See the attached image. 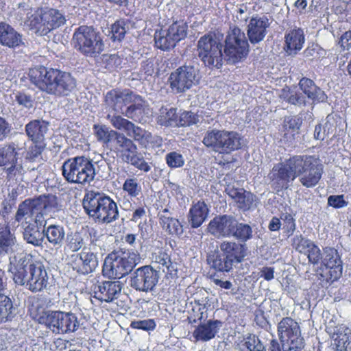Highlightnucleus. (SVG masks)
I'll list each match as a JSON object with an SVG mask.
<instances>
[{
	"label": "nucleus",
	"mask_w": 351,
	"mask_h": 351,
	"mask_svg": "<svg viewBox=\"0 0 351 351\" xmlns=\"http://www.w3.org/2000/svg\"><path fill=\"white\" fill-rule=\"evenodd\" d=\"M282 98L287 102L298 106H305V97L300 92L296 91L289 86H285L282 90Z\"/></svg>",
	"instance_id": "nucleus-47"
},
{
	"label": "nucleus",
	"mask_w": 351,
	"mask_h": 351,
	"mask_svg": "<svg viewBox=\"0 0 351 351\" xmlns=\"http://www.w3.org/2000/svg\"><path fill=\"white\" fill-rule=\"evenodd\" d=\"M223 34L209 31L197 41V49L201 61L208 67L220 69L223 65Z\"/></svg>",
	"instance_id": "nucleus-5"
},
{
	"label": "nucleus",
	"mask_w": 351,
	"mask_h": 351,
	"mask_svg": "<svg viewBox=\"0 0 351 351\" xmlns=\"http://www.w3.org/2000/svg\"><path fill=\"white\" fill-rule=\"evenodd\" d=\"M82 206L86 213L95 221L110 223L119 217L117 203L103 193L87 191L84 196Z\"/></svg>",
	"instance_id": "nucleus-4"
},
{
	"label": "nucleus",
	"mask_w": 351,
	"mask_h": 351,
	"mask_svg": "<svg viewBox=\"0 0 351 351\" xmlns=\"http://www.w3.org/2000/svg\"><path fill=\"white\" fill-rule=\"evenodd\" d=\"M302 124V119L298 115L286 116L282 124L283 138L287 141H292L298 134Z\"/></svg>",
	"instance_id": "nucleus-34"
},
{
	"label": "nucleus",
	"mask_w": 351,
	"mask_h": 351,
	"mask_svg": "<svg viewBox=\"0 0 351 351\" xmlns=\"http://www.w3.org/2000/svg\"><path fill=\"white\" fill-rule=\"evenodd\" d=\"M202 143L214 152L223 154H230L241 147V137L237 132L218 129L208 130Z\"/></svg>",
	"instance_id": "nucleus-9"
},
{
	"label": "nucleus",
	"mask_w": 351,
	"mask_h": 351,
	"mask_svg": "<svg viewBox=\"0 0 351 351\" xmlns=\"http://www.w3.org/2000/svg\"><path fill=\"white\" fill-rule=\"evenodd\" d=\"M22 266L19 263H10V271L12 273L13 280L16 284L22 285Z\"/></svg>",
	"instance_id": "nucleus-62"
},
{
	"label": "nucleus",
	"mask_w": 351,
	"mask_h": 351,
	"mask_svg": "<svg viewBox=\"0 0 351 351\" xmlns=\"http://www.w3.org/2000/svg\"><path fill=\"white\" fill-rule=\"evenodd\" d=\"M31 82L40 90L58 97L67 96L75 88L76 82L69 73L39 66L29 69Z\"/></svg>",
	"instance_id": "nucleus-2"
},
{
	"label": "nucleus",
	"mask_w": 351,
	"mask_h": 351,
	"mask_svg": "<svg viewBox=\"0 0 351 351\" xmlns=\"http://www.w3.org/2000/svg\"><path fill=\"white\" fill-rule=\"evenodd\" d=\"M47 131V123L39 120H34L25 126V132L29 141H45V134Z\"/></svg>",
	"instance_id": "nucleus-38"
},
{
	"label": "nucleus",
	"mask_w": 351,
	"mask_h": 351,
	"mask_svg": "<svg viewBox=\"0 0 351 351\" xmlns=\"http://www.w3.org/2000/svg\"><path fill=\"white\" fill-rule=\"evenodd\" d=\"M223 51L227 60L233 64L245 60L250 52L245 34L237 26L230 28L224 40Z\"/></svg>",
	"instance_id": "nucleus-11"
},
{
	"label": "nucleus",
	"mask_w": 351,
	"mask_h": 351,
	"mask_svg": "<svg viewBox=\"0 0 351 351\" xmlns=\"http://www.w3.org/2000/svg\"><path fill=\"white\" fill-rule=\"evenodd\" d=\"M269 25L267 18L252 17L250 19L247 34L252 44H257L264 39Z\"/></svg>",
	"instance_id": "nucleus-30"
},
{
	"label": "nucleus",
	"mask_w": 351,
	"mask_h": 351,
	"mask_svg": "<svg viewBox=\"0 0 351 351\" xmlns=\"http://www.w3.org/2000/svg\"><path fill=\"white\" fill-rule=\"evenodd\" d=\"M158 273L150 265L138 268L132 278V286L141 291H152L158 282Z\"/></svg>",
	"instance_id": "nucleus-19"
},
{
	"label": "nucleus",
	"mask_w": 351,
	"mask_h": 351,
	"mask_svg": "<svg viewBox=\"0 0 351 351\" xmlns=\"http://www.w3.org/2000/svg\"><path fill=\"white\" fill-rule=\"evenodd\" d=\"M223 323L218 319H209L200 324L195 328L193 336L197 341H208L215 337Z\"/></svg>",
	"instance_id": "nucleus-29"
},
{
	"label": "nucleus",
	"mask_w": 351,
	"mask_h": 351,
	"mask_svg": "<svg viewBox=\"0 0 351 351\" xmlns=\"http://www.w3.org/2000/svg\"><path fill=\"white\" fill-rule=\"evenodd\" d=\"M339 44L342 51L351 49V30L346 31L341 36Z\"/></svg>",
	"instance_id": "nucleus-64"
},
{
	"label": "nucleus",
	"mask_w": 351,
	"mask_h": 351,
	"mask_svg": "<svg viewBox=\"0 0 351 351\" xmlns=\"http://www.w3.org/2000/svg\"><path fill=\"white\" fill-rule=\"evenodd\" d=\"M271 173V180L278 191L287 189L298 177L303 186L313 188L322 177L324 165L315 156L294 155L275 165Z\"/></svg>",
	"instance_id": "nucleus-1"
},
{
	"label": "nucleus",
	"mask_w": 351,
	"mask_h": 351,
	"mask_svg": "<svg viewBox=\"0 0 351 351\" xmlns=\"http://www.w3.org/2000/svg\"><path fill=\"white\" fill-rule=\"evenodd\" d=\"M15 315L14 308L11 299L0 294V324L11 321Z\"/></svg>",
	"instance_id": "nucleus-43"
},
{
	"label": "nucleus",
	"mask_w": 351,
	"mask_h": 351,
	"mask_svg": "<svg viewBox=\"0 0 351 351\" xmlns=\"http://www.w3.org/2000/svg\"><path fill=\"white\" fill-rule=\"evenodd\" d=\"M70 265L78 274H90L98 266L97 254L84 247L81 252L71 255Z\"/></svg>",
	"instance_id": "nucleus-18"
},
{
	"label": "nucleus",
	"mask_w": 351,
	"mask_h": 351,
	"mask_svg": "<svg viewBox=\"0 0 351 351\" xmlns=\"http://www.w3.org/2000/svg\"><path fill=\"white\" fill-rule=\"evenodd\" d=\"M299 86L303 93L312 101L313 103L324 102L327 99V95L310 78L302 77L299 82Z\"/></svg>",
	"instance_id": "nucleus-32"
},
{
	"label": "nucleus",
	"mask_w": 351,
	"mask_h": 351,
	"mask_svg": "<svg viewBox=\"0 0 351 351\" xmlns=\"http://www.w3.org/2000/svg\"><path fill=\"white\" fill-rule=\"evenodd\" d=\"M325 256L323 264L328 271V280L335 282L342 276V262L338 255L337 251L333 247L324 249Z\"/></svg>",
	"instance_id": "nucleus-26"
},
{
	"label": "nucleus",
	"mask_w": 351,
	"mask_h": 351,
	"mask_svg": "<svg viewBox=\"0 0 351 351\" xmlns=\"http://www.w3.org/2000/svg\"><path fill=\"white\" fill-rule=\"evenodd\" d=\"M58 199L56 195H40L34 199H27L23 201V216L29 213L32 215L43 216L44 213L57 209Z\"/></svg>",
	"instance_id": "nucleus-15"
},
{
	"label": "nucleus",
	"mask_w": 351,
	"mask_h": 351,
	"mask_svg": "<svg viewBox=\"0 0 351 351\" xmlns=\"http://www.w3.org/2000/svg\"><path fill=\"white\" fill-rule=\"evenodd\" d=\"M137 149V146L132 140L119 132L107 150V154H114L125 162L132 153L136 152Z\"/></svg>",
	"instance_id": "nucleus-23"
},
{
	"label": "nucleus",
	"mask_w": 351,
	"mask_h": 351,
	"mask_svg": "<svg viewBox=\"0 0 351 351\" xmlns=\"http://www.w3.org/2000/svg\"><path fill=\"white\" fill-rule=\"evenodd\" d=\"M195 79L193 66H182L172 72L169 77L171 88L177 93H184L191 88Z\"/></svg>",
	"instance_id": "nucleus-17"
},
{
	"label": "nucleus",
	"mask_w": 351,
	"mask_h": 351,
	"mask_svg": "<svg viewBox=\"0 0 351 351\" xmlns=\"http://www.w3.org/2000/svg\"><path fill=\"white\" fill-rule=\"evenodd\" d=\"M16 162V152L14 144L5 145L0 147V167L14 164Z\"/></svg>",
	"instance_id": "nucleus-48"
},
{
	"label": "nucleus",
	"mask_w": 351,
	"mask_h": 351,
	"mask_svg": "<svg viewBox=\"0 0 351 351\" xmlns=\"http://www.w3.org/2000/svg\"><path fill=\"white\" fill-rule=\"evenodd\" d=\"M122 189L131 199L136 197L141 192V186L135 178H127L123 184Z\"/></svg>",
	"instance_id": "nucleus-51"
},
{
	"label": "nucleus",
	"mask_w": 351,
	"mask_h": 351,
	"mask_svg": "<svg viewBox=\"0 0 351 351\" xmlns=\"http://www.w3.org/2000/svg\"><path fill=\"white\" fill-rule=\"evenodd\" d=\"M277 332L279 340L282 343H289L304 338L302 336L299 323L291 317H283L278 322Z\"/></svg>",
	"instance_id": "nucleus-21"
},
{
	"label": "nucleus",
	"mask_w": 351,
	"mask_h": 351,
	"mask_svg": "<svg viewBox=\"0 0 351 351\" xmlns=\"http://www.w3.org/2000/svg\"><path fill=\"white\" fill-rule=\"evenodd\" d=\"M84 245V239L82 233L75 232L67 234L65 249L72 252H77L82 248Z\"/></svg>",
	"instance_id": "nucleus-49"
},
{
	"label": "nucleus",
	"mask_w": 351,
	"mask_h": 351,
	"mask_svg": "<svg viewBox=\"0 0 351 351\" xmlns=\"http://www.w3.org/2000/svg\"><path fill=\"white\" fill-rule=\"evenodd\" d=\"M165 161L171 169L182 167L185 160L183 156L177 152H171L165 156Z\"/></svg>",
	"instance_id": "nucleus-56"
},
{
	"label": "nucleus",
	"mask_w": 351,
	"mask_h": 351,
	"mask_svg": "<svg viewBox=\"0 0 351 351\" xmlns=\"http://www.w3.org/2000/svg\"><path fill=\"white\" fill-rule=\"evenodd\" d=\"M208 301L195 300L192 308V312L189 317L193 319L191 322H205L208 317Z\"/></svg>",
	"instance_id": "nucleus-45"
},
{
	"label": "nucleus",
	"mask_w": 351,
	"mask_h": 351,
	"mask_svg": "<svg viewBox=\"0 0 351 351\" xmlns=\"http://www.w3.org/2000/svg\"><path fill=\"white\" fill-rule=\"evenodd\" d=\"M65 16L57 9L40 8L29 16L25 24L40 36H46L66 23Z\"/></svg>",
	"instance_id": "nucleus-7"
},
{
	"label": "nucleus",
	"mask_w": 351,
	"mask_h": 351,
	"mask_svg": "<svg viewBox=\"0 0 351 351\" xmlns=\"http://www.w3.org/2000/svg\"><path fill=\"white\" fill-rule=\"evenodd\" d=\"M111 122L114 128L126 132L128 136H132L143 148H158L162 144L161 137L153 136L150 132L135 125L132 121L121 116H114Z\"/></svg>",
	"instance_id": "nucleus-10"
},
{
	"label": "nucleus",
	"mask_w": 351,
	"mask_h": 351,
	"mask_svg": "<svg viewBox=\"0 0 351 351\" xmlns=\"http://www.w3.org/2000/svg\"><path fill=\"white\" fill-rule=\"evenodd\" d=\"M291 245L296 252L306 256L308 263L313 265H317L322 260V255L319 247L314 241L302 234L293 238Z\"/></svg>",
	"instance_id": "nucleus-20"
},
{
	"label": "nucleus",
	"mask_w": 351,
	"mask_h": 351,
	"mask_svg": "<svg viewBox=\"0 0 351 351\" xmlns=\"http://www.w3.org/2000/svg\"><path fill=\"white\" fill-rule=\"evenodd\" d=\"M93 134L96 140L101 143L102 147L108 150L119 132L110 129L106 125L94 124Z\"/></svg>",
	"instance_id": "nucleus-35"
},
{
	"label": "nucleus",
	"mask_w": 351,
	"mask_h": 351,
	"mask_svg": "<svg viewBox=\"0 0 351 351\" xmlns=\"http://www.w3.org/2000/svg\"><path fill=\"white\" fill-rule=\"evenodd\" d=\"M152 261L157 265L158 269L162 270L167 275H172L173 271H176L170 256L162 248L152 254Z\"/></svg>",
	"instance_id": "nucleus-37"
},
{
	"label": "nucleus",
	"mask_w": 351,
	"mask_h": 351,
	"mask_svg": "<svg viewBox=\"0 0 351 351\" xmlns=\"http://www.w3.org/2000/svg\"><path fill=\"white\" fill-rule=\"evenodd\" d=\"M247 254L245 243L232 241H223L219 244V250L207 255V263L210 268L219 272L228 273L234 263L243 262Z\"/></svg>",
	"instance_id": "nucleus-3"
},
{
	"label": "nucleus",
	"mask_w": 351,
	"mask_h": 351,
	"mask_svg": "<svg viewBox=\"0 0 351 351\" xmlns=\"http://www.w3.org/2000/svg\"><path fill=\"white\" fill-rule=\"evenodd\" d=\"M188 25L182 20L174 21L167 29L157 30L154 35L155 45L165 51L173 48L187 35Z\"/></svg>",
	"instance_id": "nucleus-13"
},
{
	"label": "nucleus",
	"mask_w": 351,
	"mask_h": 351,
	"mask_svg": "<svg viewBox=\"0 0 351 351\" xmlns=\"http://www.w3.org/2000/svg\"><path fill=\"white\" fill-rule=\"evenodd\" d=\"M328 204L335 208H340L347 205L343 195H330L328 199Z\"/></svg>",
	"instance_id": "nucleus-63"
},
{
	"label": "nucleus",
	"mask_w": 351,
	"mask_h": 351,
	"mask_svg": "<svg viewBox=\"0 0 351 351\" xmlns=\"http://www.w3.org/2000/svg\"><path fill=\"white\" fill-rule=\"evenodd\" d=\"M305 35L300 27L288 29L284 37V51L289 56L296 55L304 47Z\"/></svg>",
	"instance_id": "nucleus-25"
},
{
	"label": "nucleus",
	"mask_w": 351,
	"mask_h": 351,
	"mask_svg": "<svg viewBox=\"0 0 351 351\" xmlns=\"http://www.w3.org/2000/svg\"><path fill=\"white\" fill-rule=\"evenodd\" d=\"M32 292L40 291L48 283L47 270L42 262L34 261L23 265V285Z\"/></svg>",
	"instance_id": "nucleus-14"
},
{
	"label": "nucleus",
	"mask_w": 351,
	"mask_h": 351,
	"mask_svg": "<svg viewBox=\"0 0 351 351\" xmlns=\"http://www.w3.org/2000/svg\"><path fill=\"white\" fill-rule=\"evenodd\" d=\"M45 147L46 143L44 141H30V144L28 145L26 150V160L29 161H35L41 156Z\"/></svg>",
	"instance_id": "nucleus-50"
},
{
	"label": "nucleus",
	"mask_w": 351,
	"mask_h": 351,
	"mask_svg": "<svg viewBox=\"0 0 351 351\" xmlns=\"http://www.w3.org/2000/svg\"><path fill=\"white\" fill-rule=\"evenodd\" d=\"M29 312L33 319L57 334L60 311H45L40 302V299L34 298L29 307Z\"/></svg>",
	"instance_id": "nucleus-16"
},
{
	"label": "nucleus",
	"mask_w": 351,
	"mask_h": 351,
	"mask_svg": "<svg viewBox=\"0 0 351 351\" xmlns=\"http://www.w3.org/2000/svg\"><path fill=\"white\" fill-rule=\"evenodd\" d=\"M128 96L118 89H112L106 94L105 102L114 110H117L126 105Z\"/></svg>",
	"instance_id": "nucleus-41"
},
{
	"label": "nucleus",
	"mask_w": 351,
	"mask_h": 351,
	"mask_svg": "<svg viewBox=\"0 0 351 351\" xmlns=\"http://www.w3.org/2000/svg\"><path fill=\"white\" fill-rule=\"evenodd\" d=\"M60 314L57 334H64L76 330L78 327L77 317L72 313L60 311Z\"/></svg>",
	"instance_id": "nucleus-39"
},
{
	"label": "nucleus",
	"mask_w": 351,
	"mask_h": 351,
	"mask_svg": "<svg viewBox=\"0 0 351 351\" xmlns=\"http://www.w3.org/2000/svg\"><path fill=\"white\" fill-rule=\"evenodd\" d=\"M209 212L208 206L204 200L193 202L187 214V219L191 227H200L208 218Z\"/></svg>",
	"instance_id": "nucleus-27"
},
{
	"label": "nucleus",
	"mask_w": 351,
	"mask_h": 351,
	"mask_svg": "<svg viewBox=\"0 0 351 351\" xmlns=\"http://www.w3.org/2000/svg\"><path fill=\"white\" fill-rule=\"evenodd\" d=\"M45 236L49 243L53 246H60L65 237L64 228L60 225H50L45 228Z\"/></svg>",
	"instance_id": "nucleus-42"
},
{
	"label": "nucleus",
	"mask_w": 351,
	"mask_h": 351,
	"mask_svg": "<svg viewBox=\"0 0 351 351\" xmlns=\"http://www.w3.org/2000/svg\"><path fill=\"white\" fill-rule=\"evenodd\" d=\"M72 42L74 48L86 56L96 57L104 49L101 34L92 26L80 25L76 28Z\"/></svg>",
	"instance_id": "nucleus-6"
},
{
	"label": "nucleus",
	"mask_w": 351,
	"mask_h": 351,
	"mask_svg": "<svg viewBox=\"0 0 351 351\" xmlns=\"http://www.w3.org/2000/svg\"><path fill=\"white\" fill-rule=\"evenodd\" d=\"M121 289L119 281H103L95 287L94 297L101 302H112L118 298Z\"/></svg>",
	"instance_id": "nucleus-24"
},
{
	"label": "nucleus",
	"mask_w": 351,
	"mask_h": 351,
	"mask_svg": "<svg viewBox=\"0 0 351 351\" xmlns=\"http://www.w3.org/2000/svg\"><path fill=\"white\" fill-rule=\"evenodd\" d=\"M331 124L329 122L325 123L324 125L322 126L321 124H318L315 126L314 130V137L317 140H324L326 137V129L327 135L329 134V130L330 129Z\"/></svg>",
	"instance_id": "nucleus-61"
},
{
	"label": "nucleus",
	"mask_w": 351,
	"mask_h": 351,
	"mask_svg": "<svg viewBox=\"0 0 351 351\" xmlns=\"http://www.w3.org/2000/svg\"><path fill=\"white\" fill-rule=\"evenodd\" d=\"M284 233L287 237L291 236L295 230V221L291 214H286L282 218Z\"/></svg>",
	"instance_id": "nucleus-60"
},
{
	"label": "nucleus",
	"mask_w": 351,
	"mask_h": 351,
	"mask_svg": "<svg viewBox=\"0 0 351 351\" xmlns=\"http://www.w3.org/2000/svg\"><path fill=\"white\" fill-rule=\"evenodd\" d=\"M15 243V237L9 226L0 227V255L8 254Z\"/></svg>",
	"instance_id": "nucleus-44"
},
{
	"label": "nucleus",
	"mask_w": 351,
	"mask_h": 351,
	"mask_svg": "<svg viewBox=\"0 0 351 351\" xmlns=\"http://www.w3.org/2000/svg\"><path fill=\"white\" fill-rule=\"evenodd\" d=\"M45 225L42 220L34 219L23 230V239L34 246H41L45 237Z\"/></svg>",
	"instance_id": "nucleus-28"
},
{
	"label": "nucleus",
	"mask_w": 351,
	"mask_h": 351,
	"mask_svg": "<svg viewBox=\"0 0 351 351\" xmlns=\"http://www.w3.org/2000/svg\"><path fill=\"white\" fill-rule=\"evenodd\" d=\"M244 351H255L258 349H264V346L255 336L247 337L243 343Z\"/></svg>",
	"instance_id": "nucleus-59"
},
{
	"label": "nucleus",
	"mask_w": 351,
	"mask_h": 351,
	"mask_svg": "<svg viewBox=\"0 0 351 351\" xmlns=\"http://www.w3.org/2000/svg\"><path fill=\"white\" fill-rule=\"evenodd\" d=\"M125 162L130 163L135 168L145 173H147L151 170L149 164L145 161L143 156L138 154L137 151L136 153H132Z\"/></svg>",
	"instance_id": "nucleus-53"
},
{
	"label": "nucleus",
	"mask_w": 351,
	"mask_h": 351,
	"mask_svg": "<svg viewBox=\"0 0 351 351\" xmlns=\"http://www.w3.org/2000/svg\"><path fill=\"white\" fill-rule=\"evenodd\" d=\"M231 237H233L240 242L245 243L252 238V228L247 223L239 222L237 219Z\"/></svg>",
	"instance_id": "nucleus-46"
},
{
	"label": "nucleus",
	"mask_w": 351,
	"mask_h": 351,
	"mask_svg": "<svg viewBox=\"0 0 351 351\" xmlns=\"http://www.w3.org/2000/svg\"><path fill=\"white\" fill-rule=\"evenodd\" d=\"M125 25L122 20H117L111 25L110 38L113 42H121L124 38L126 33Z\"/></svg>",
	"instance_id": "nucleus-54"
},
{
	"label": "nucleus",
	"mask_w": 351,
	"mask_h": 351,
	"mask_svg": "<svg viewBox=\"0 0 351 351\" xmlns=\"http://www.w3.org/2000/svg\"><path fill=\"white\" fill-rule=\"evenodd\" d=\"M62 175L69 183L86 184L95 178V167L85 156L70 158L62 166Z\"/></svg>",
	"instance_id": "nucleus-8"
},
{
	"label": "nucleus",
	"mask_w": 351,
	"mask_h": 351,
	"mask_svg": "<svg viewBox=\"0 0 351 351\" xmlns=\"http://www.w3.org/2000/svg\"><path fill=\"white\" fill-rule=\"evenodd\" d=\"M156 324L154 319L143 320H134L130 324V327L134 329L143 330L145 331L154 330Z\"/></svg>",
	"instance_id": "nucleus-57"
},
{
	"label": "nucleus",
	"mask_w": 351,
	"mask_h": 351,
	"mask_svg": "<svg viewBox=\"0 0 351 351\" xmlns=\"http://www.w3.org/2000/svg\"><path fill=\"white\" fill-rule=\"evenodd\" d=\"M236 222L237 219L232 215H217L210 221L208 230L214 236L230 237Z\"/></svg>",
	"instance_id": "nucleus-22"
},
{
	"label": "nucleus",
	"mask_w": 351,
	"mask_h": 351,
	"mask_svg": "<svg viewBox=\"0 0 351 351\" xmlns=\"http://www.w3.org/2000/svg\"><path fill=\"white\" fill-rule=\"evenodd\" d=\"M144 112V108L141 104H132L129 106L125 112V115L134 121H138L140 119Z\"/></svg>",
	"instance_id": "nucleus-58"
},
{
	"label": "nucleus",
	"mask_w": 351,
	"mask_h": 351,
	"mask_svg": "<svg viewBox=\"0 0 351 351\" xmlns=\"http://www.w3.org/2000/svg\"><path fill=\"white\" fill-rule=\"evenodd\" d=\"M332 338L335 351H351V328L344 324L337 326Z\"/></svg>",
	"instance_id": "nucleus-33"
},
{
	"label": "nucleus",
	"mask_w": 351,
	"mask_h": 351,
	"mask_svg": "<svg viewBox=\"0 0 351 351\" xmlns=\"http://www.w3.org/2000/svg\"><path fill=\"white\" fill-rule=\"evenodd\" d=\"M159 223L162 229L171 237H180L183 232V226L177 218L160 215Z\"/></svg>",
	"instance_id": "nucleus-36"
},
{
	"label": "nucleus",
	"mask_w": 351,
	"mask_h": 351,
	"mask_svg": "<svg viewBox=\"0 0 351 351\" xmlns=\"http://www.w3.org/2000/svg\"><path fill=\"white\" fill-rule=\"evenodd\" d=\"M177 110L175 108L170 109H161L160 114L158 117V122L162 125L169 126L173 124L176 125L178 121Z\"/></svg>",
	"instance_id": "nucleus-52"
},
{
	"label": "nucleus",
	"mask_w": 351,
	"mask_h": 351,
	"mask_svg": "<svg viewBox=\"0 0 351 351\" xmlns=\"http://www.w3.org/2000/svg\"><path fill=\"white\" fill-rule=\"evenodd\" d=\"M19 34L8 24L0 23V44L9 47L19 45Z\"/></svg>",
	"instance_id": "nucleus-40"
},
{
	"label": "nucleus",
	"mask_w": 351,
	"mask_h": 351,
	"mask_svg": "<svg viewBox=\"0 0 351 351\" xmlns=\"http://www.w3.org/2000/svg\"><path fill=\"white\" fill-rule=\"evenodd\" d=\"M135 263L129 253L113 251L105 258L102 272L104 276L121 279L132 271Z\"/></svg>",
	"instance_id": "nucleus-12"
},
{
	"label": "nucleus",
	"mask_w": 351,
	"mask_h": 351,
	"mask_svg": "<svg viewBox=\"0 0 351 351\" xmlns=\"http://www.w3.org/2000/svg\"><path fill=\"white\" fill-rule=\"evenodd\" d=\"M228 195L234 200L239 209L243 211L250 210L255 204L256 196L244 189L232 188Z\"/></svg>",
	"instance_id": "nucleus-31"
},
{
	"label": "nucleus",
	"mask_w": 351,
	"mask_h": 351,
	"mask_svg": "<svg viewBox=\"0 0 351 351\" xmlns=\"http://www.w3.org/2000/svg\"><path fill=\"white\" fill-rule=\"evenodd\" d=\"M199 121L197 114L191 111H184L178 117L176 125L180 127H188L196 124Z\"/></svg>",
	"instance_id": "nucleus-55"
}]
</instances>
